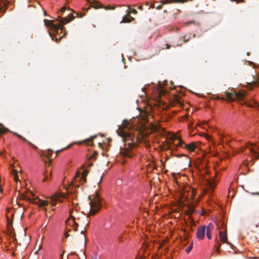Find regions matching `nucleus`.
Listing matches in <instances>:
<instances>
[{
	"mask_svg": "<svg viewBox=\"0 0 259 259\" xmlns=\"http://www.w3.org/2000/svg\"><path fill=\"white\" fill-rule=\"evenodd\" d=\"M129 126L128 121L124 120L122 124L119 126L117 133L124 143L123 147L120 149V154L124 157L131 158L134 155L132 149L137 145L138 138Z\"/></svg>",
	"mask_w": 259,
	"mask_h": 259,
	"instance_id": "nucleus-1",
	"label": "nucleus"
},
{
	"mask_svg": "<svg viewBox=\"0 0 259 259\" xmlns=\"http://www.w3.org/2000/svg\"><path fill=\"white\" fill-rule=\"evenodd\" d=\"M75 18V17L73 15L72 13L70 12L67 17L64 18H61V16H58L57 19V21L60 23V25H58L53 23V21L48 20L47 19L44 20V23L46 26H50L52 29H53L56 32H58L60 29H63V25L66 24L71 21L73 20Z\"/></svg>",
	"mask_w": 259,
	"mask_h": 259,
	"instance_id": "nucleus-2",
	"label": "nucleus"
},
{
	"mask_svg": "<svg viewBox=\"0 0 259 259\" xmlns=\"http://www.w3.org/2000/svg\"><path fill=\"white\" fill-rule=\"evenodd\" d=\"M88 199L91 200L90 202V210L89 214L85 217L87 220V226L89 224L88 218L90 215H94L96 214L98 210L101 208L102 205L101 203V200L99 197V194L98 191L96 192V196L93 200H92L91 196L89 195Z\"/></svg>",
	"mask_w": 259,
	"mask_h": 259,
	"instance_id": "nucleus-3",
	"label": "nucleus"
},
{
	"mask_svg": "<svg viewBox=\"0 0 259 259\" xmlns=\"http://www.w3.org/2000/svg\"><path fill=\"white\" fill-rule=\"evenodd\" d=\"M172 144L176 145L177 146H180L190 151H194L196 149V145L194 142L191 143L187 145L177 135H175L172 137Z\"/></svg>",
	"mask_w": 259,
	"mask_h": 259,
	"instance_id": "nucleus-4",
	"label": "nucleus"
},
{
	"mask_svg": "<svg viewBox=\"0 0 259 259\" xmlns=\"http://www.w3.org/2000/svg\"><path fill=\"white\" fill-rule=\"evenodd\" d=\"M227 98L229 101H234L235 100H242L244 97V94L242 92L226 93Z\"/></svg>",
	"mask_w": 259,
	"mask_h": 259,
	"instance_id": "nucleus-5",
	"label": "nucleus"
},
{
	"mask_svg": "<svg viewBox=\"0 0 259 259\" xmlns=\"http://www.w3.org/2000/svg\"><path fill=\"white\" fill-rule=\"evenodd\" d=\"M206 227L205 226L199 227L196 231V237L200 240H202L204 238Z\"/></svg>",
	"mask_w": 259,
	"mask_h": 259,
	"instance_id": "nucleus-6",
	"label": "nucleus"
},
{
	"mask_svg": "<svg viewBox=\"0 0 259 259\" xmlns=\"http://www.w3.org/2000/svg\"><path fill=\"white\" fill-rule=\"evenodd\" d=\"M75 217H73L72 215H71V214H70V218H69L66 222H68V225H69L70 223H71L73 230L74 231H77L78 225L76 222H75Z\"/></svg>",
	"mask_w": 259,
	"mask_h": 259,
	"instance_id": "nucleus-7",
	"label": "nucleus"
},
{
	"mask_svg": "<svg viewBox=\"0 0 259 259\" xmlns=\"http://www.w3.org/2000/svg\"><path fill=\"white\" fill-rule=\"evenodd\" d=\"M219 237L220 238V240L222 242L227 243V244L231 245V243L230 242H227V234L226 230L225 231H220L219 232Z\"/></svg>",
	"mask_w": 259,
	"mask_h": 259,
	"instance_id": "nucleus-8",
	"label": "nucleus"
},
{
	"mask_svg": "<svg viewBox=\"0 0 259 259\" xmlns=\"http://www.w3.org/2000/svg\"><path fill=\"white\" fill-rule=\"evenodd\" d=\"M89 3L90 4L91 7L96 9L99 8H103L104 6L99 2L95 0H87Z\"/></svg>",
	"mask_w": 259,
	"mask_h": 259,
	"instance_id": "nucleus-9",
	"label": "nucleus"
},
{
	"mask_svg": "<svg viewBox=\"0 0 259 259\" xmlns=\"http://www.w3.org/2000/svg\"><path fill=\"white\" fill-rule=\"evenodd\" d=\"M214 229V226L213 224L210 223L209 224L206 228V236L208 239H210L211 238V233Z\"/></svg>",
	"mask_w": 259,
	"mask_h": 259,
	"instance_id": "nucleus-10",
	"label": "nucleus"
},
{
	"mask_svg": "<svg viewBox=\"0 0 259 259\" xmlns=\"http://www.w3.org/2000/svg\"><path fill=\"white\" fill-rule=\"evenodd\" d=\"M205 185L208 186V189L212 192L215 187V183L213 180H207L206 181Z\"/></svg>",
	"mask_w": 259,
	"mask_h": 259,
	"instance_id": "nucleus-11",
	"label": "nucleus"
},
{
	"mask_svg": "<svg viewBox=\"0 0 259 259\" xmlns=\"http://www.w3.org/2000/svg\"><path fill=\"white\" fill-rule=\"evenodd\" d=\"M134 20V18L133 17L130 16V15H125L122 17V20L120 22L121 23H129L132 22Z\"/></svg>",
	"mask_w": 259,
	"mask_h": 259,
	"instance_id": "nucleus-12",
	"label": "nucleus"
},
{
	"mask_svg": "<svg viewBox=\"0 0 259 259\" xmlns=\"http://www.w3.org/2000/svg\"><path fill=\"white\" fill-rule=\"evenodd\" d=\"M8 7V4L6 3H3L0 6V12L4 14L6 12Z\"/></svg>",
	"mask_w": 259,
	"mask_h": 259,
	"instance_id": "nucleus-13",
	"label": "nucleus"
},
{
	"mask_svg": "<svg viewBox=\"0 0 259 259\" xmlns=\"http://www.w3.org/2000/svg\"><path fill=\"white\" fill-rule=\"evenodd\" d=\"M89 171L88 170L85 169L81 174V179L83 183H85L87 181L86 177L87 176Z\"/></svg>",
	"mask_w": 259,
	"mask_h": 259,
	"instance_id": "nucleus-14",
	"label": "nucleus"
},
{
	"mask_svg": "<svg viewBox=\"0 0 259 259\" xmlns=\"http://www.w3.org/2000/svg\"><path fill=\"white\" fill-rule=\"evenodd\" d=\"M9 131V130L6 128L2 124L0 123V134H3Z\"/></svg>",
	"mask_w": 259,
	"mask_h": 259,
	"instance_id": "nucleus-15",
	"label": "nucleus"
},
{
	"mask_svg": "<svg viewBox=\"0 0 259 259\" xmlns=\"http://www.w3.org/2000/svg\"><path fill=\"white\" fill-rule=\"evenodd\" d=\"M52 206H55L56 205V201L59 200V196L58 195H54L52 196Z\"/></svg>",
	"mask_w": 259,
	"mask_h": 259,
	"instance_id": "nucleus-16",
	"label": "nucleus"
},
{
	"mask_svg": "<svg viewBox=\"0 0 259 259\" xmlns=\"http://www.w3.org/2000/svg\"><path fill=\"white\" fill-rule=\"evenodd\" d=\"M97 137V136H94L93 137H91V138L88 139H86L84 141V143L86 144H89V143L90 142H92L93 140L95 138H96Z\"/></svg>",
	"mask_w": 259,
	"mask_h": 259,
	"instance_id": "nucleus-17",
	"label": "nucleus"
},
{
	"mask_svg": "<svg viewBox=\"0 0 259 259\" xmlns=\"http://www.w3.org/2000/svg\"><path fill=\"white\" fill-rule=\"evenodd\" d=\"M13 175H14V179L15 181L18 182L19 181V179L18 178V176L17 172L16 170L13 169L12 171Z\"/></svg>",
	"mask_w": 259,
	"mask_h": 259,
	"instance_id": "nucleus-18",
	"label": "nucleus"
},
{
	"mask_svg": "<svg viewBox=\"0 0 259 259\" xmlns=\"http://www.w3.org/2000/svg\"><path fill=\"white\" fill-rule=\"evenodd\" d=\"M66 10H68L69 11H70V12H72V13H75V12H74L72 10L70 9V8H67L66 6H64L63 7L61 10H60V12L62 13H63L65 12V11Z\"/></svg>",
	"mask_w": 259,
	"mask_h": 259,
	"instance_id": "nucleus-19",
	"label": "nucleus"
},
{
	"mask_svg": "<svg viewBox=\"0 0 259 259\" xmlns=\"http://www.w3.org/2000/svg\"><path fill=\"white\" fill-rule=\"evenodd\" d=\"M171 46L168 44H161V48L162 50H164V49H170Z\"/></svg>",
	"mask_w": 259,
	"mask_h": 259,
	"instance_id": "nucleus-20",
	"label": "nucleus"
},
{
	"mask_svg": "<svg viewBox=\"0 0 259 259\" xmlns=\"http://www.w3.org/2000/svg\"><path fill=\"white\" fill-rule=\"evenodd\" d=\"M258 150H259V147L257 148ZM250 151L254 154L255 157L256 159H259V152H257L256 151L253 150V149H250Z\"/></svg>",
	"mask_w": 259,
	"mask_h": 259,
	"instance_id": "nucleus-21",
	"label": "nucleus"
},
{
	"mask_svg": "<svg viewBox=\"0 0 259 259\" xmlns=\"http://www.w3.org/2000/svg\"><path fill=\"white\" fill-rule=\"evenodd\" d=\"M162 5L174 3V0H163L160 2Z\"/></svg>",
	"mask_w": 259,
	"mask_h": 259,
	"instance_id": "nucleus-22",
	"label": "nucleus"
},
{
	"mask_svg": "<svg viewBox=\"0 0 259 259\" xmlns=\"http://www.w3.org/2000/svg\"><path fill=\"white\" fill-rule=\"evenodd\" d=\"M53 153V151L50 149H49L47 151V153L45 154V155L49 159H50V157L52 153Z\"/></svg>",
	"mask_w": 259,
	"mask_h": 259,
	"instance_id": "nucleus-23",
	"label": "nucleus"
},
{
	"mask_svg": "<svg viewBox=\"0 0 259 259\" xmlns=\"http://www.w3.org/2000/svg\"><path fill=\"white\" fill-rule=\"evenodd\" d=\"M38 201H39L38 205L39 206H45L47 204V203L46 201L41 200L39 199L38 200Z\"/></svg>",
	"mask_w": 259,
	"mask_h": 259,
	"instance_id": "nucleus-24",
	"label": "nucleus"
},
{
	"mask_svg": "<svg viewBox=\"0 0 259 259\" xmlns=\"http://www.w3.org/2000/svg\"><path fill=\"white\" fill-rule=\"evenodd\" d=\"M104 9L106 10H114L115 9V6H112L111 5H108L106 7H104L103 8Z\"/></svg>",
	"mask_w": 259,
	"mask_h": 259,
	"instance_id": "nucleus-25",
	"label": "nucleus"
},
{
	"mask_svg": "<svg viewBox=\"0 0 259 259\" xmlns=\"http://www.w3.org/2000/svg\"><path fill=\"white\" fill-rule=\"evenodd\" d=\"M131 13L136 14L137 13V12L135 9H132L131 11H128L127 12V15H130Z\"/></svg>",
	"mask_w": 259,
	"mask_h": 259,
	"instance_id": "nucleus-26",
	"label": "nucleus"
},
{
	"mask_svg": "<svg viewBox=\"0 0 259 259\" xmlns=\"http://www.w3.org/2000/svg\"><path fill=\"white\" fill-rule=\"evenodd\" d=\"M98 153H97V152L96 151H95L94 154L90 156V157H89V159L91 160V159H96V156L97 155Z\"/></svg>",
	"mask_w": 259,
	"mask_h": 259,
	"instance_id": "nucleus-27",
	"label": "nucleus"
},
{
	"mask_svg": "<svg viewBox=\"0 0 259 259\" xmlns=\"http://www.w3.org/2000/svg\"><path fill=\"white\" fill-rule=\"evenodd\" d=\"M187 2V0H174V3L183 4Z\"/></svg>",
	"mask_w": 259,
	"mask_h": 259,
	"instance_id": "nucleus-28",
	"label": "nucleus"
},
{
	"mask_svg": "<svg viewBox=\"0 0 259 259\" xmlns=\"http://www.w3.org/2000/svg\"><path fill=\"white\" fill-rule=\"evenodd\" d=\"M20 198L22 199H26L27 200L30 201V199L28 198L27 196H25L24 194H22L20 195Z\"/></svg>",
	"mask_w": 259,
	"mask_h": 259,
	"instance_id": "nucleus-29",
	"label": "nucleus"
},
{
	"mask_svg": "<svg viewBox=\"0 0 259 259\" xmlns=\"http://www.w3.org/2000/svg\"><path fill=\"white\" fill-rule=\"evenodd\" d=\"M192 247H193V244H192V243H191V244L189 246V247L186 249V251L187 253H189L192 249Z\"/></svg>",
	"mask_w": 259,
	"mask_h": 259,
	"instance_id": "nucleus-30",
	"label": "nucleus"
},
{
	"mask_svg": "<svg viewBox=\"0 0 259 259\" xmlns=\"http://www.w3.org/2000/svg\"><path fill=\"white\" fill-rule=\"evenodd\" d=\"M28 144L31 146L33 149H37V147L35 145H34V144H32L31 142H29V141H27Z\"/></svg>",
	"mask_w": 259,
	"mask_h": 259,
	"instance_id": "nucleus-31",
	"label": "nucleus"
},
{
	"mask_svg": "<svg viewBox=\"0 0 259 259\" xmlns=\"http://www.w3.org/2000/svg\"><path fill=\"white\" fill-rule=\"evenodd\" d=\"M69 147H70V146H68L66 147L65 148H64V149H61V150H57V151H56V156H55V157H56V156L58 155V154H59V153L60 151H63V150H64V149H67V148H68Z\"/></svg>",
	"mask_w": 259,
	"mask_h": 259,
	"instance_id": "nucleus-32",
	"label": "nucleus"
},
{
	"mask_svg": "<svg viewBox=\"0 0 259 259\" xmlns=\"http://www.w3.org/2000/svg\"><path fill=\"white\" fill-rule=\"evenodd\" d=\"M84 13H76V17L78 18H82L83 16H84Z\"/></svg>",
	"mask_w": 259,
	"mask_h": 259,
	"instance_id": "nucleus-33",
	"label": "nucleus"
},
{
	"mask_svg": "<svg viewBox=\"0 0 259 259\" xmlns=\"http://www.w3.org/2000/svg\"><path fill=\"white\" fill-rule=\"evenodd\" d=\"M230 1L231 2H236L237 3L244 2V0H230Z\"/></svg>",
	"mask_w": 259,
	"mask_h": 259,
	"instance_id": "nucleus-34",
	"label": "nucleus"
},
{
	"mask_svg": "<svg viewBox=\"0 0 259 259\" xmlns=\"http://www.w3.org/2000/svg\"><path fill=\"white\" fill-rule=\"evenodd\" d=\"M163 5H162V4L161 3V5H159L158 6H157L156 7V9H157V10H160L161 9V8H162V6Z\"/></svg>",
	"mask_w": 259,
	"mask_h": 259,
	"instance_id": "nucleus-35",
	"label": "nucleus"
},
{
	"mask_svg": "<svg viewBox=\"0 0 259 259\" xmlns=\"http://www.w3.org/2000/svg\"><path fill=\"white\" fill-rule=\"evenodd\" d=\"M18 137L19 138H21V139H22L23 141L27 142L26 139L25 138H24V137H23L22 136L18 135Z\"/></svg>",
	"mask_w": 259,
	"mask_h": 259,
	"instance_id": "nucleus-36",
	"label": "nucleus"
},
{
	"mask_svg": "<svg viewBox=\"0 0 259 259\" xmlns=\"http://www.w3.org/2000/svg\"><path fill=\"white\" fill-rule=\"evenodd\" d=\"M215 242H217V243H218V247H219V248H220V247H221V244L220 243H219V242L218 241V240H217V238L215 239Z\"/></svg>",
	"mask_w": 259,
	"mask_h": 259,
	"instance_id": "nucleus-37",
	"label": "nucleus"
},
{
	"mask_svg": "<svg viewBox=\"0 0 259 259\" xmlns=\"http://www.w3.org/2000/svg\"><path fill=\"white\" fill-rule=\"evenodd\" d=\"M251 84H253L255 85H258L259 84V81H253L251 82Z\"/></svg>",
	"mask_w": 259,
	"mask_h": 259,
	"instance_id": "nucleus-38",
	"label": "nucleus"
},
{
	"mask_svg": "<svg viewBox=\"0 0 259 259\" xmlns=\"http://www.w3.org/2000/svg\"><path fill=\"white\" fill-rule=\"evenodd\" d=\"M189 211H190V212H191V213H192V212H193L194 211V208H193L192 207L190 206V207H189Z\"/></svg>",
	"mask_w": 259,
	"mask_h": 259,
	"instance_id": "nucleus-39",
	"label": "nucleus"
},
{
	"mask_svg": "<svg viewBox=\"0 0 259 259\" xmlns=\"http://www.w3.org/2000/svg\"><path fill=\"white\" fill-rule=\"evenodd\" d=\"M217 99H219V100H224V101L226 100L225 97H218Z\"/></svg>",
	"mask_w": 259,
	"mask_h": 259,
	"instance_id": "nucleus-40",
	"label": "nucleus"
},
{
	"mask_svg": "<svg viewBox=\"0 0 259 259\" xmlns=\"http://www.w3.org/2000/svg\"><path fill=\"white\" fill-rule=\"evenodd\" d=\"M49 177L48 176H46V177L44 179L43 182L46 181L48 179Z\"/></svg>",
	"mask_w": 259,
	"mask_h": 259,
	"instance_id": "nucleus-41",
	"label": "nucleus"
},
{
	"mask_svg": "<svg viewBox=\"0 0 259 259\" xmlns=\"http://www.w3.org/2000/svg\"><path fill=\"white\" fill-rule=\"evenodd\" d=\"M138 9H139V10H143V7H142V6H139L138 7Z\"/></svg>",
	"mask_w": 259,
	"mask_h": 259,
	"instance_id": "nucleus-42",
	"label": "nucleus"
},
{
	"mask_svg": "<svg viewBox=\"0 0 259 259\" xmlns=\"http://www.w3.org/2000/svg\"><path fill=\"white\" fill-rule=\"evenodd\" d=\"M79 175H80V172L79 171H77L76 172V177H79Z\"/></svg>",
	"mask_w": 259,
	"mask_h": 259,
	"instance_id": "nucleus-43",
	"label": "nucleus"
},
{
	"mask_svg": "<svg viewBox=\"0 0 259 259\" xmlns=\"http://www.w3.org/2000/svg\"><path fill=\"white\" fill-rule=\"evenodd\" d=\"M69 234L68 233V232H67L66 234H65V237L67 238V237H69Z\"/></svg>",
	"mask_w": 259,
	"mask_h": 259,
	"instance_id": "nucleus-44",
	"label": "nucleus"
},
{
	"mask_svg": "<svg viewBox=\"0 0 259 259\" xmlns=\"http://www.w3.org/2000/svg\"><path fill=\"white\" fill-rule=\"evenodd\" d=\"M122 237L121 236H119L118 237V240L119 241H122Z\"/></svg>",
	"mask_w": 259,
	"mask_h": 259,
	"instance_id": "nucleus-45",
	"label": "nucleus"
},
{
	"mask_svg": "<svg viewBox=\"0 0 259 259\" xmlns=\"http://www.w3.org/2000/svg\"><path fill=\"white\" fill-rule=\"evenodd\" d=\"M40 248H41V246H40V245H39V247H38V249L35 252V254H36L38 253V250H39L40 249Z\"/></svg>",
	"mask_w": 259,
	"mask_h": 259,
	"instance_id": "nucleus-46",
	"label": "nucleus"
},
{
	"mask_svg": "<svg viewBox=\"0 0 259 259\" xmlns=\"http://www.w3.org/2000/svg\"><path fill=\"white\" fill-rule=\"evenodd\" d=\"M216 252L219 253V252H220V248L219 247H217V249H216Z\"/></svg>",
	"mask_w": 259,
	"mask_h": 259,
	"instance_id": "nucleus-47",
	"label": "nucleus"
},
{
	"mask_svg": "<svg viewBox=\"0 0 259 259\" xmlns=\"http://www.w3.org/2000/svg\"><path fill=\"white\" fill-rule=\"evenodd\" d=\"M61 38H62V37H60L59 39L57 38L56 40V42H59Z\"/></svg>",
	"mask_w": 259,
	"mask_h": 259,
	"instance_id": "nucleus-48",
	"label": "nucleus"
},
{
	"mask_svg": "<svg viewBox=\"0 0 259 259\" xmlns=\"http://www.w3.org/2000/svg\"><path fill=\"white\" fill-rule=\"evenodd\" d=\"M93 165V163H89V164H88V166L89 167H91Z\"/></svg>",
	"mask_w": 259,
	"mask_h": 259,
	"instance_id": "nucleus-49",
	"label": "nucleus"
},
{
	"mask_svg": "<svg viewBox=\"0 0 259 259\" xmlns=\"http://www.w3.org/2000/svg\"><path fill=\"white\" fill-rule=\"evenodd\" d=\"M83 238H84V242L86 243V238H85V235H83Z\"/></svg>",
	"mask_w": 259,
	"mask_h": 259,
	"instance_id": "nucleus-50",
	"label": "nucleus"
},
{
	"mask_svg": "<svg viewBox=\"0 0 259 259\" xmlns=\"http://www.w3.org/2000/svg\"><path fill=\"white\" fill-rule=\"evenodd\" d=\"M150 7L152 8H154V4H152Z\"/></svg>",
	"mask_w": 259,
	"mask_h": 259,
	"instance_id": "nucleus-51",
	"label": "nucleus"
},
{
	"mask_svg": "<svg viewBox=\"0 0 259 259\" xmlns=\"http://www.w3.org/2000/svg\"><path fill=\"white\" fill-rule=\"evenodd\" d=\"M99 145L100 147L102 146V144L101 143H99Z\"/></svg>",
	"mask_w": 259,
	"mask_h": 259,
	"instance_id": "nucleus-52",
	"label": "nucleus"
},
{
	"mask_svg": "<svg viewBox=\"0 0 259 259\" xmlns=\"http://www.w3.org/2000/svg\"><path fill=\"white\" fill-rule=\"evenodd\" d=\"M44 15H45V16H46V15H47V13H46V11H44Z\"/></svg>",
	"mask_w": 259,
	"mask_h": 259,
	"instance_id": "nucleus-53",
	"label": "nucleus"
},
{
	"mask_svg": "<svg viewBox=\"0 0 259 259\" xmlns=\"http://www.w3.org/2000/svg\"><path fill=\"white\" fill-rule=\"evenodd\" d=\"M81 234H84V231H81Z\"/></svg>",
	"mask_w": 259,
	"mask_h": 259,
	"instance_id": "nucleus-54",
	"label": "nucleus"
},
{
	"mask_svg": "<svg viewBox=\"0 0 259 259\" xmlns=\"http://www.w3.org/2000/svg\"><path fill=\"white\" fill-rule=\"evenodd\" d=\"M163 13H167V11L166 10H164V11H163Z\"/></svg>",
	"mask_w": 259,
	"mask_h": 259,
	"instance_id": "nucleus-55",
	"label": "nucleus"
},
{
	"mask_svg": "<svg viewBox=\"0 0 259 259\" xmlns=\"http://www.w3.org/2000/svg\"><path fill=\"white\" fill-rule=\"evenodd\" d=\"M180 156H186L184 154H183V155H181Z\"/></svg>",
	"mask_w": 259,
	"mask_h": 259,
	"instance_id": "nucleus-56",
	"label": "nucleus"
},
{
	"mask_svg": "<svg viewBox=\"0 0 259 259\" xmlns=\"http://www.w3.org/2000/svg\"><path fill=\"white\" fill-rule=\"evenodd\" d=\"M93 259H98L97 257L93 258Z\"/></svg>",
	"mask_w": 259,
	"mask_h": 259,
	"instance_id": "nucleus-57",
	"label": "nucleus"
},
{
	"mask_svg": "<svg viewBox=\"0 0 259 259\" xmlns=\"http://www.w3.org/2000/svg\"><path fill=\"white\" fill-rule=\"evenodd\" d=\"M183 41H184V42H186V41H187V40H185V39H183Z\"/></svg>",
	"mask_w": 259,
	"mask_h": 259,
	"instance_id": "nucleus-58",
	"label": "nucleus"
},
{
	"mask_svg": "<svg viewBox=\"0 0 259 259\" xmlns=\"http://www.w3.org/2000/svg\"><path fill=\"white\" fill-rule=\"evenodd\" d=\"M77 220H80V218H78L77 219Z\"/></svg>",
	"mask_w": 259,
	"mask_h": 259,
	"instance_id": "nucleus-59",
	"label": "nucleus"
},
{
	"mask_svg": "<svg viewBox=\"0 0 259 259\" xmlns=\"http://www.w3.org/2000/svg\"><path fill=\"white\" fill-rule=\"evenodd\" d=\"M257 195H259V193H256Z\"/></svg>",
	"mask_w": 259,
	"mask_h": 259,
	"instance_id": "nucleus-60",
	"label": "nucleus"
},
{
	"mask_svg": "<svg viewBox=\"0 0 259 259\" xmlns=\"http://www.w3.org/2000/svg\"><path fill=\"white\" fill-rule=\"evenodd\" d=\"M218 228L219 229H220V227H219V225L218 226Z\"/></svg>",
	"mask_w": 259,
	"mask_h": 259,
	"instance_id": "nucleus-61",
	"label": "nucleus"
},
{
	"mask_svg": "<svg viewBox=\"0 0 259 259\" xmlns=\"http://www.w3.org/2000/svg\"><path fill=\"white\" fill-rule=\"evenodd\" d=\"M89 9V8L86 9V11H88Z\"/></svg>",
	"mask_w": 259,
	"mask_h": 259,
	"instance_id": "nucleus-62",
	"label": "nucleus"
},
{
	"mask_svg": "<svg viewBox=\"0 0 259 259\" xmlns=\"http://www.w3.org/2000/svg\"><path fill=\"white\" fill-rule=\"evenodd\" d=\"M257 106L259 107V104H257Z\"/></svg>",
	"mask_w": 259,
	"mask_h": 259,
	"instance_id": "nucleus-63",
	"label": "nucleus"
}]
</instances>
